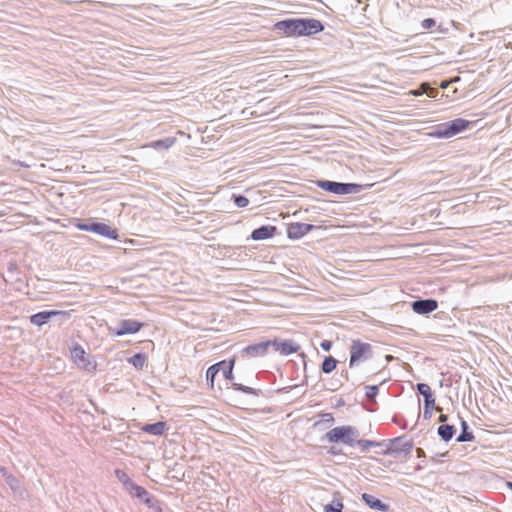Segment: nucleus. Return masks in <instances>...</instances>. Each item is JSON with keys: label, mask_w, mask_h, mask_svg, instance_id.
<instances>
[{"label": "nucleus", "mask_w": 512, "mask_h": 512, "mask_svg": "<svg viewBox=\"0 0 512 512\" xmlns=\"http://www.w3.org/2000/svg\"><path fill=\"white\" fill-rule=\"evenodd\" d=\"M323 30V23L314 18H289L274 24V31L287 37L310 36Z\"/></svg>", "instance_id": "obj_1"}, {"label": "nucleus", "mask_w": 512, "mask_h": 512, "mask_svg": "<svg viewBox=\"0 0 512 512\" xmlns=\"http://www.w3.org/2000/svg\"><path fill=\"white\" fill-rule=\"evenodd\" d=\"M359 430L350 425L337 426L329 430L324 439L330 443H342L350 447L356 446V439L359 438Z\"/></svg>", "instance_id": "obj_2"}, {"label": "nucleus", "mask_w": 512, "mask_h": 512, "mask_svg": "<svg viewBox=\"0 0 512 512\" xmlns=\"http://www.w3.org/2000/svg\"><path fill=\"white\" fill-rule=\"evenodd\" d=\"M470 125L468 120L463 118H457L449 122L440 123L434 127H432L429 135L433 138L441 139V138H451L464 130H466Z\"/></svg>", "instance_id": "obj_3"}, {"label": "nucleus", "mask_w": 512, "mask_h": 512, "mask_svg": "<svg viewBox=\"0 0 512 512\" xmlns=\"http://www.w3.org/2000/svg\"><path fill=\"white\" fill-rule=\"evenodd\" d=\"M385 443V449L383 451H378L377 453L382 455H391L395 458L409 455L414 446L413 442L411 440H406L405 436L386 440Z\"/></svg>", "instance_id": "obj_4"}, {"label": "nucleus", "mask_w": 512, "mask_h": 512, "mask_svg": "<svg viewBox=\"0 0 512 512\" xmlns=\"http://www.w3.org/2000/svg\"><path fill=\"white\" fill-rule=\"evenodd\" d=\"M69 351L72 361L79 369L88 373H92L96 370L97 363L89 357L79 343L72 341L71 345H69Z\"/></svg>", "instance_id": "obj_5"}, {"label": "nucleus", "mask_w": 512, "mask_h": 512, "mask_svg": "<svg viewBox=\"0 0 512 512\" xmlns=\"http://www.w3.org/2000/svg\"><path fill=\"white\" fill-rule=\"evenodd\" d=\"M316 184L322 190L336 195L357 194L363 190V186L357 183H343L330 180H318Z\"/></svg>", "instance_id": "obj_6"}, {"label": "nucleus", "mask_w": 512, "mask_h": 512, "mask_svg": "<svg viewBox=\"0 0 512 512\" xmlns=\"http://www.w3.org/2000/svg\"><path fill=\"white\" fill-rule=\"evenodd\" d=\"M373 356L372 346L360 340H353L350 346L349 367L353 368L361 361L371 359Z\"/></svg>", "instance_id": "obj_7"}, {"label": "nucleus", "mask_w": 512, "mask_h": 512, "mask_svg": "<svg viewBox=\"0 0 512 512\" xmlns=\"http://www.w3.org/2000/svg\"><path fill=\"white\" fill-rule=\"evenodd\" d=\"M132 497H135L146 504L149 508H154L155 498L142 486L135 482L126 490Z\"/></svg>", "instance_id": "obj_8"}, {"label": "nucleus", "mask_w": 512, "mask_h": 512, "mask_svg": "<svg viewBox=\"0 0 512 512\" xmlns=\"http://www.w3.org/2000/svg\"><path fill=\"white\" fill-rule=\"evenodd\" d=\"M271 345L274 347V349L279 352L281 355L288 356L290 354L298 352L300 349V345H298L294 340L292 339H274L271 340Z\"/></svg>", "instance_id": "obj_9"}, {"label": "nucleus", "mask_w": 512, "mask_h": 512, "mask_svg": "<svg viewBox=\"0 0 512 512\" xmlns=\"http://www.w3.org/2000/svg\"><path fill=\"white\" fill-rule=\"evenodd\" d=\"M270 346H271V340L251 344L242 349L241 355L243 357L246 356V357H250V358L262 357V356L266 355L268 348Z\"/></svg>", "instance_id": "obj_10"}, {"label": "nucleus", "mask_w": 512, "mask_h": 512, "mask_svg": "<svg viewBox=\"0 0 512 512\" xmlns=\"http://www.w3.org/2000/svg\"><path fill=\"white\" fill-rule=\"evenodd\" d=\"M412 310L419 315H426L438 308V302L435 299H418L411 303Z\"/></svg>", "instance_id": "obj_11"}, {"label": "nucleus", "mask_w": 512, "mask_h": 512, "mask_svg": "<svg viewBox=\"0 0 512 512\" xmlns=\"http://www.w3.org/2000/svg\"><path fill=\"white\" fill-rule=\"evenodd\" d=\"M314 228L315 226L312 224L300 222L290 223L287 226V236L289 239H300L301 237L305 236L310 231H312Z\"/></svg>", "instance_id": "obj_12"}, {"label": "nucleus", "mask_w": 512, "mask_h": 512, "mask_svg": "<svg viewBox=\"0 0 512 512\" xmlns=\"http://www.w3.org/2000/svg\"><path fill=\"white\" fill-rule=\"evenodd\" d=\"M73 312H74V310L62 311V310L45 309V310L39 311L37 313H34V314L28 316V318H29V320H48L51 317H56V316H60L62 318H66V317L76 318V316L72 315Z\"/></svg>", "instance_id": "obj_13"}, {"label": "nucleus", "mask_w": 512, "mask_h": 512, "mask_svg": "<svg viewBox=\"0 0 512 512\" xmlns=\"http://www.w3.org/2000/svg\"><path fill=\"white\" fill-rule=\"evenodd\" d=\"M91 232L99 234L105 238L116 240L118 238V230L108 224L102 222H93Z\"/></svg>", "instance_id": "obj_14"}, {"label": "nucleus", "mask_w": 512, "mask_h": 512, "mask_svg": "<svg viewBox=\"0 0 512 512\" xmlns=\"http://www.w3.org/2000/svg\"><path fill=\"white\" fill-rule=\"evenodd\" d=\"M277 228L273 225H263L254 229L251 233V239L261 241L272 238L276 234Z\"/></svg>", "instance_id": "obj_15"}, {"label": "nucleus", "mask_w": 512, "mask_h": 512, "mask_svg": "<svg viewBox=\"0 0 512 512\" xmlns=\"http://www.w3.org/2000/svg\"><path fill=\"white\" fill-rule=\"evenodd\" d=\"M144 325L143 322H123V325L119 328H109L112 334L116 336H123L126 334H134L140 331L142 326Z\"/></svg>", "instance_id": "obj_16"}, {"label": "nucleus", "mask_w": 512, "mask_h": 512, "mask_svg": "<svg viewBox=\"0 0 512 512\" xmlns=\"http://www.w3.org/2000/svg\"><path fill=\"white\" fill-rule=\"evenodd\" d=\"M361 499L367 506H369V508L373 510L388 512L390 509V506L388 504L383 503L380 499L374 497L371 494L363 493Z\"/></svg>", "instance_id": "obj_17"}, {"label": "nucleus", "mask_w": 512, "mask_h": 512, "mask_svg": "<svg viewBox=\"0 0 512 512\" xmlns=\"http://www.w3.org/2000/svg\"><path fill=\"white\" fill-rule=\"evenodd\" d=\"M456 433V428L454 425L442 424L437 429V434L441 438V440L448 442L450 441Z\"/></svg>", "instance_id": "obj_18"}, {"label": "nucleus", "mask_w": 512, "mask_h": 512, "mask_svg": "<svg viewBox=\"0 0 512 512\" xmlns=\"http://www.w3.org/2000/svg\"><path fill=\"white\" fill-rule=\"evenodd\" d=\"M165 428H166V423L163 421H158V422H155L152 424L144 425L142 427V431H144L148 434H151V435L160 436L164 433Z\"/></svg>", "instance_id": "obj_19"}, {"label": "nucleus", "mask_w": 512, "mask_h": 512, "mask_svg": "<svg viewBox=\"0 0 512 512\" xmlns=\"http://www.w3.org/2000/svg\"><path fill=\"white\" fill-rule=\"evenodd\" d=\"M475 438L472 431L469 429V425L465 420H461V432L457 436L456 441L457 442H470L473 441Z\"/></svg>", "instance_id": "obj_20"}, {"label": "nucleus", "mask_w": 512, "mask_h": 512, "mask_svg": "<svg viewBox=\"0 0 512 512\" xmlns=\"http://www.w3.org/2000/svg\"><path fill=\"white\" fill-rule=\"evenodd\" d=\"M386 440H382V441H374V440H365V439H356V446H359L360 448V451L362 453H366L369 448L371 447H376V446H385L386 443H385Z\"/></svg>", "instance_id": "obj_21"}, {"label": "nucleus", "mask_w": 512, "mask_h": 512, "mask_svg": "<svg viewBox=\"0 0 512 512\" xmlns=\"http://www.w3.org/2000/svg\"><path fill=\"white\" fill-rule=\"evenodd\" d=\"M218 364H220V371H222L224 378L227 380H232L235 360L232 359L229 362H226L225 360H223V361L218 362Z\"/></svg>", "instance_id": "obj_22"}, {"label": "nucleus", "mask_w": 512, "mask_h": 512, "mask_svg": "<svg viewBox=\"0 0 512 512\" xmlns=\"http://www.w3.org/2000/svg\"><path fill=\"white\" fill-rule=\"evenodd\" d=\"M338 496L339 494L336 493L332 502L324 506V512H343L344 505L342 499Z\"/></svg>", "instance_id": "obj_23"}, {"label": "nucleus", "mask_w": 512, "mask_h": 512, "mask_svg": "<svg viewBox=\"0 0 512 512\" xmlns=\"http://www.w3.org/2000/svg\"><path fill=\"white\" fill-rule=\"evenodd\" d=\"M338 361L333 356H327L324 358L321 364V370L325 374H329L334 371L337 367Z\"/></svg>", "instance_id": "obj_24"}, {"label": "nucleus", "mask_w": 512, "mask_h": 512, "mask_svg": "<svg viewBox=\"0 0 512 512\" xmlns=\"http://www.w3.org/2000/svg\"><path fill=\"white\" fill-rule=\"evenodd\" d=\"M220 372V364L215 363L211 365L206 371V381L211 388L214 387V381L217 374Z\"/></svg>", "instance_id": "obj_25"}, {"label": "nucleus", "mask_w": 512, "mask_h": 512, "mask_svg": "<svg viewBox=\"0 0 512 512\" xmlns=\"http://www.w3.org/2000/svg\"><path fill=\"white\" fill-rule=\"evenodd\" d=\"M146 362V355L144 353H136L128 358V363L133 365L136 369L141 370Z\"/></svg>", "instance_id": "obj_26"}, {"label": "nucleus", "mask_w": 512, "mask_h": 512, "mask_svg": "<svg viewBox=\"0 0 512 512\" xmlns=\"http://www.w3.org/2000/svg\"><path fill=\"white\" fill-rule=\"evenodd\" d=\"M176 142V138L174 137H167L164 139L156 140L154 141L151 146L155 149H169L172 147Z\"/></svg>", "instance_id": "obj_27"}, {"label": "nucleus", "mask_w": 512, "mask_h": 512, "mask_svg": "<svg viewBox=\"0 0 512 512\" xmlns=\"http://www.w3.org/2000/svg\"><path fill=\"white\" fill-rule=\"evenodd\" d=\"M115 476L118 479V481L122 483V485H123L125 490H127L134 483L130 479L128 474L125 471L121 470V469H116L115 470Z\"/></svg>", "instance_id": "obj_28"}, {"label": "nucleus", "mask_w": 512, "mask_h": 512, "mask_svg": "<svg viewBox=\"0 0 512 512\" xmlns=\"http://www.w3.org/2000/svg\"><path fill=\"white\" fill-rule=\"evenodd\" d=\"M232 387L234 390L240 391V392L248 394V395L259 396L261 394V390L254 389L252 387L245 386L240 383H232Z\"/></svg>", "instance_id": "obj_29"}, {"label": "nucleus", "mask_w": 512, "mask_h": 512, "mask_svg": "<svg viewBox=\"0 0 512 512\" xmlns=\"http://www.w3.org/2000/svg\"><path fill=\"white\" fill-rule=\"evenodd\" d=\"M384 329L387 332H390V333H393V334H397V335L410 334V332L412 331L411 329H405L402 326L394 325V324H391V323H387V325L384 326Z\"/></svg>", "instance_id": "obj_30"}, {"label": "nucleus", "mask_w": 512, "mask_h": 512, "mask_svg": "<svg viewBox=\"0 0 512 512\" xmlns=\"http://www.w3.org/2000/svg\"><path fill=\"white\" fill-rule=\"evenodd\" d=\"M414 96H419L422 93H426L429 97L434 98L437 96V90L435 88L429 87L427 83H423L421 85V90H414L411 92Z\"/></svg>", "instance_id": "obj_31"}, {"label": "nucleus", "mask_w": 512, "mask_h": 512, "mask_svg": "<svg viewBox=\"0 0 512 512\" xmlns=\"http://www.w3.org/2000/svg\"><path fill=\"white\" fill-rule=\"evenodd\" d=\"M416 389L418 393L423 396L424 399H426V397L433 396L430 386L426 383H418L416 385Z\"/></svg>", "instance_id": "obj_32"}, {"label": "nucleus", "mask_w": 512, "mask_h": 512, "mask_svg": "<svg viewBox=\"0 0 512 512\" xmlns=\"http://www.w3.org/2000/svg\"><path fill=\"white\" fill-rule=\"evenodd\" d=\"M232 199H233L235 205L239 208H244L249 205V199L243 195L233 194Z\"/></svg>", "instance_id": "obj_33"}, {"label": "nucleus", "mask_w": 512, "mask_h": 512, "mask_svg": "<svg viewBox=\"0 0 512 512\" xmlns=\"http://www.w3.org/2000/svg\"><path fill=\"white\" fill-rule=\"evenodd\" d=\"M365 396L368 400H374L379 392L378 385H368L365 387Z\"/></svg>", "instance_id": "obj_34"}, {"label": "nucleus", "mask_w": 512, "mask_h": 512, "mask_svg": "<svg viewBox=\"0 0 512 512\" xmlns=\"http://www.w3.org/2000/svg\"><path fill=\"white\" fill-rule=\"evenodd\" d=\"M436 25V22L432 18H426L421 22V27L425 30L431 29Z\"/></svg>", "instance_id": "obj_35"}, {"label": "nucleus", "mask_w": 512, "mask_h": 512, "mask_svg": "<svg viewBox=\"0 0 512 512\" xmlns=\"http://www.w3.org/2000/svg\"><path fill=\"white\" fill-rule=\"evenodd\" d=\"M434 406H435L434 396L426 397V399H424V408L433 409Z\"/></svg>", "instance_id": "obj_36"}, {"label": "nucleus", "mask_w": 512, "mask_h": 512, "mask_svg": "<svg viewBox=\"0 0 512 512\" xmlns=\"http://www.w3.org/2000/svg\"><path fill=\"white\" fill-rule=\"evenodd\" d=\"M76 227L81 231H88L91 232L93 228V222L92 223H78Z\"/></svg>", "instance_id": "obj_37"}, {"label": "nucleus", "mask_w": 512, "mask_h": 512, "mask_svg": "<svg viewBox=\"0 0 512 512\" xmlns=\"http://www.w3.org/2000/svg\"><path fill=\"white\" fill-rule=\"evenodd\" d=\"M320 347L324 350V351H330L331 348H332V341L330 340H323L321 343H320Z\"/></svg>", "instance_id": "obj_38"}, {"label": "nucleus", "mask_w": 512, "mask_h": 512, "mask_svg": "<svg viewBox=\"0 0 512 512\" xmlns=\"http://www.w3.org/2000/svg\"><path fill=\"white\" fill-rule=\"evenodd\" d=\"M322 417H323V420L325 422H328V423H333L334 422V417H333V415L331 413H325V414L322 415Z\"/></svg>", "instance_id": "obj_39"}, {"label": "nucleus", "mask_w": 512, "mask_h": 512, "mask_svg": "<svg viewBox=\"0 0 512 512\" xmlns=\"http://www.w3.org/2000/svg\"><path fill=\"white\" fill-rule=\"evenodd\" d=\"M6 478H7V482H8V484H9L12 488H14V487H15V484L17 483L16 478H15V477H13V476H11V475L6 476Z\"/></svg>", "instance_id": "obj_40"}, {"label": "nucleus", "mask_w": 512, "mask_h": 512, "mask_svg": "<svg viewBox=\"0 0 512 512\" xmlns=\"http://www.w3.org/2000/svg\"><path fill=\"white\" fill-rule=\"evenodd\" d=\"M431 416H432V409L424 408V413H423L424 419L428 420L431 418Z\"/></svg>", "instance_id": "obj_41"}, {"label": "nucleus", "mask_w": 512, "mask_h": 512, "mask_svg": "<svg viewBox=\"0 0 512 512\" xmlns=\"http://www.w3.org/2000/svg\"><path fill=\"white\" fill-rule=\"evenodd\" d=\"M416 454L418 458L425 457V451L422 448H417Z\"/></svg>", "instance_id": "obj_42"}, {"label": "nucleus", "mask_w": 512, "mask_h": 512, "mask_svg": "<svg viewBox=\"0 0 512 512\" xmlns=\"http://www.w3.org/2000/svg\"><path fill=\"white\" fill-rule=\"evenodd\" d=\"M447 420H448V415H446V414H441V415L439 416V421H440V422H443V423H444V422H446Z\"/></svg>", "instance_id": "obj_43"}, {"label": "nucleus", "mask_w": 512, "mask_h": 512, "mask_svg": "<svg viewBox=\"0 0 512 512\" xmlns=\"http://www.w3.org/2000/svg\"><path fill=\"white\" fill-rule=\"evenodd\" d=\"M448 85H449V84H448V82L443 81V82L441 83L440 87H441V88H443V89H445V88H447V87H448Z\"/></svg>", "instance_id": "obj_44"}, {"label": "nucleus", "mask_w": 512, "mask_h": 512, "mask_svg": "<svg viewBox=\"0 0 512 512\" xmlns=\"http://www.w3.org/2000/svg\"><path fill=\"white\" fill-rule=\"evenodd\" d=\"M330 452H331L332 454H335V455H336V454H339V451H336V449H335L334 447H332V448H331Z\"/></svg>", "instance_id": "obj_45"}, {"label": "nucleus", "mask_w": 512, "mask_h": 512, "mask_svg": "<svg viewBox=\"0 0 512 512\" xmlns=\"http://www.w3.org/2000/svg\"><path fill=\"white\" fill-rule=\"evenodd\" d=\"M0 470H1L2 474H3V476H6V474H7L6 468L2 467Z\"/></svg>", "instance_id": "obj_46"}, {"label": "nucleus", "mask_w": 512, "mask_h": 512, "mask_svg": "<svg viewBox=\"0 0 512 512\" xmlns=\"http://www.w3.org/2000/svg\"><path fill=\"white\" fill-rule=\"evenodd\" d=\"M37 326L41 327L43 324H46L47 322H34Z\"/></svg>", "instance_id": "obj_47"}, {"label": "nucleus", "mask_w": 512, "mask_h": 512, "mask_svg": "<svg viewBox=\"0 0 512 512\" xmlns=\"http://www.w3.org/2000/svg\"><path fill=\"white\" fill-rule=\"evenodd\" d=\"M392 359H393V356H392V355H387V356H386V360H387V361H391Z\"/></svg>", "instance_id": "obj_48"}, {"label": "nucleus", "mask_w": 512, "mask_h": 512, "mask_svg": "<svg viewBox=\"0 0 512 512\" xmlns=\"http://www.w3.org/2000/svg\"><path fill=\"white\" fill-rule=\"evenodd\" d=\"M507 487L512 491V482H507Z\"/></svg>", "instance_id": "obj_49"}, {"label": "nucleus", "mask_w": 512, "mask_h": 512, "mask_svg": "<svg viewBox=\"0 0 512 512\" xmlns=\"http://www.w3.org/2000/svg\"><path fill=\"white\" fill-rule=\"evenodd\" d=\"M507 487L512 491V482H507Z\"/></svg>", "instance_id": "obj_50"}, {"label": "nucleus", "mask_w": 512, "mask_h": 512, "mask_svg": "<svg viewBox=\"0 0 512 512\" xmlns=\"http://www.w3.org/2000/svg\"><path fill=\"white\" fill-rule=\"evenodd\" d=\"M379 448H381V451H383L385 449V446H378Z\"/></svg>", "instance_id": "obj_51"}]
</instances>
